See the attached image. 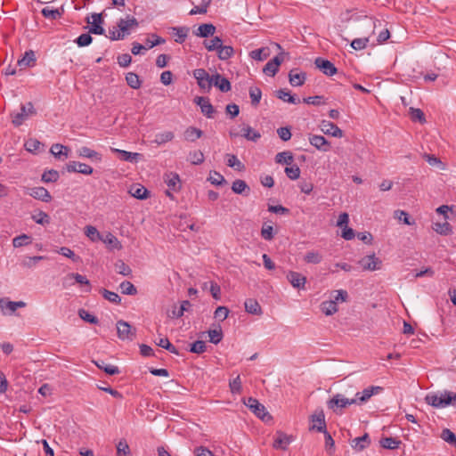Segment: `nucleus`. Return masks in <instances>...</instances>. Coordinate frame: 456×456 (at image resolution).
I'll return each mask as SVG.
<instances>
[{
	"mask_svg": "<svg viewBox=\"0 0 456 456\" xmlns=\"http://www.w3.org/2000/svg\"><path fill=\"white\" fill-rule=\"evenodd\" d=\"M425 401L435 408H444L452 404V402H456V393L444 391L440 395L428 394L426 395Z\"/></svg>",
	"mask_w": 456,
	"mask_h": 456,
	"instance_id": "f257e3e1",
	"label": "nucleus"
},
{
	"mask_svg": "<svg viewBox=\"0 0 456 456\" xmlns=\"http://www.w3.org/2000/svg\"><path fill=\"white\" fill-rule=\"evenodd\" d=\"M354 398H347L343 394H336L327 402V406L333 412L341 414L342 410L349 405L355 404Z\"/></svg>",
	"mask_w": 456,
	"mask_h": 456,
	"instance_id": "f03ea898",
	"label": "nucleus"
},
{
	"mask_svg": "<svg viewBox=\"0 0 456 456\" xmlns=\"http://www.w3.org/2000/svg\"><path fill=\"white\" fill-rule=\"evenodd\" d=\"M245 405L260 419L264 422H269L272 420L271 414L266 411L265 407L258 402L256 398L248 397L244 402Z\"/></svg>",
	"mask_w": 456,
	"mask_h": 456,
	"instance_id": "7ed1b4c3",
	"label": "nucleus"
},
{
	"mask_svg": "<svg viewBox=\"0 0 456 456\" xmlns=\"http://www.w3.org/2000/svg\"><path fill=\"white\" fill-rule=\"evenodd\" d=\"M118 337L121 340L132 341L136 335V330L123 320H119L116 323Z\"/></svg>",
	"mask_w": 456,
	"mask_h": 456,
	"instance_id": "20e7f679",
	"label": "nucleus"
},
{
	"mask_svg": "<svg viewBox=\"0 0 456 456\" xmlns=\"http://www.w3.org/2000/svg\"><path fill=\"white\" fill-rule=\"evenodd\" d=\"M193 77L197 80L198 86L203 89L209 91L213 85V76L209 74L204 69H197L193 71Z\"/></svg>",
	"mask_w": 456,
	"mask_h": 456,
	"instance_id": "39448f33",
	"label": "nucleus"
},
{
	"mask_svg": "<svg viewBox=\"0 0 456 456\" xmlns=\"http://www.w3.org/2000/svg\"><path fill=\"white\" fill-rule=\"evenodd\" d=\"M358 264L363 271H375L380 269L381 260L372 254L361 258Z\"/></svg>",
	"mask_w": 456,
	"mask_h": 456,
	"instance_id": "423d86ee",
	"label": "nucleus"
},
{
	"mask_svg": "<svg viewBox=\"0 0 456 456\" xmlns=\"http://www.w3.org/2000/svg\"><path fill=\"white\" fill-rule=\"evenodd\" d=\"M382 387L379 386H371L365 389L362 392H358L354 395V400L356 401L355 404L361 405L366 403L373 395L378 394L382 391Z\"/></svg>",
	"mask_w": 456,
	"mask_h": 456,
	"instance_id": "0eeeda50",
	"label": "nucleus"
},
{
	"mask_svg": "<svg viewBox=\"0 0 456 456\" xmlns=\"http://www.w3.org/2000/svg\"><path fill=\"white\" fill-rule=\"evenodd\" d=\"M66 169L69 173H79L86 175H92L94 172L91 166L78 161H69L66 165Z\"/></svg>",
	"mask_w": 456,
	"mask_h": 456,
	"instance_id": "6e6552de",
	"label": "nucleus"
},
{
	"mask_svg": "<svg viewBox=\"0 0 456 456\" xmlns=\"http://www.w3.org/2000/svg\"><path fill=\"white\" fill-rule=\"evenodd\" d=\"M194 102L198 106H200L202 114L205 115L207 118H212L214 117V113L216 112V110L208 98L203 96H197L194 99Z\"/></svg>",
	"mask_w": 456,
	"mask_h": 456,
	"instance_id": "1a4fd4ad",
	"label": "nucleus"
},
{
	"mask_svg": "<svg viewBox=\"0 0 456 456\" xmlns=\"http://www.w3.org/2000/svg\"><path fill=\"white\" fill-rule=\"evenodd\" d=\"M314 64L326 76H333L338 72L337 68L329 60L318 57L314 60Z\"/></svg>",
	"mask_w": 456,
	"mask_h": 456,
	"instance_id": "9d476101",
	"label": "nucleus"
},
{
	"mask_svg": "<svg viewBox=\"0 0 456 456\" xmlns=\"http://www.w3.org/2000/svg\"><path fill=\"white\" fill-rule=\"evenodd\" d=\"M311 421L313 425L309 428V430H316L317 432H325L326 428V421L325 416L322 411L316 412L311 416Z\"/></svg>",
	"mask_w": 456,
	"mask_h": 456,
	"instance_id": "9b49d317",
	"label": "nucleus"
},
{
	"mask_svg": "<svg viewBox=\"0 0 456 456\" xmlns=\"http://www.w3.org/2000/svg\"><path fill=\"white\" fill-rule=\"evenodd\" d=\"M308 140L311 145H313L319 151L326 152L330 149V142H328L326 138L323 137L322 135L310 134Z\"/></svg>",
	"mask_w": 456,
	"mask_h": 456,
	"instance_id": "f8f14e48",
	"label": "nucleus"
},
{
	"mask_svg": "<svg viewBox=\"0 0 456 456\" xmlns=\"http://www.w3.org/2000/svg\"><path fill=\"white\" fill-rule=\"evenodd\" d=\"M293 441L292 436H288L281 431L276 433V437L273 441V448L285 451L288 445Z\"/></svg>",
	"mask_w": 456,
	"mask_h": 456,
	"instance_id": "ddd939ff",
	"label": "nucleus"
},
{
	"mask_svg": "<svg viewBox=\"0 0 456 456\" xmlns=\"http://www.w3.org/2000/svg\"><path fill=\"white\" fill-rule=\"evenodd\" d=\"M164 181L167 185L168 189L173 191H179L181 190V180L179 175L176 173L170 172L168 174H165Z\"/></svg>",
	"mask_w": 456,
	"mask_h": 456,
	"instance_id": "4468645a",
	"label": "nucleus"
},
{
	"mask_svg": "<svg viewBox=\"0 0 456 456\" xmlns=\"http://www.w3.org/2000/svg\"><path fill=\"white\" fill-rule=\"evenodd\" d=\"M28 195L43 202H50L52 196L45 187H33L29 189Z\"/></svg>",
	"mask_w": 456,
	"mask_h": 456,
	"instance_id": "2eb2a0df",
	"label": "nucleus"
},
{
	"mask_svg": "<svg viewBox=\"0 0 456 456\" xmlns=\"http://www.w3.org/2000/svg\"><path fill=\"white\" fill-rule=\"evenodd\" d=\"M287 279L294 288L303 289H305L306 278L301 273L294 271H289L287 274Z\"/></svg>",
	"mask_w": 456,
	"mask_h": 456,
	"instance_id": "dca6fc26",
	"label": "nucleus"
},
{
	"mask_svg": "<svg viewBox=\"0 0 456 456\" xmlns=\"http://www.w3.org/2000/svg\"><path fill=\"white\" fill-rule=\"evenodd\" d=\"M322 130L325 134H329L333 137L341 138L343 136V131L330 121L323 120L322 122Z\"/></svg>",
	"mask_w": 456,
	"mask_h": 456,
	"instance_id": "f3484780",
	"label": "nucleus"
},
{
	"mask_svg": "<svg viewBox=\"0 0 456 456\" xmlns=\"http://www.w3.org/2000/svg\"><path fill=\"white\" fill-rule=\"evenodd\" d=\"M111 151L117 153L121 160L136 163L139 159H142V154L137 152H130L124 150H119L116 148H111Z\"/></svg>",
	"mask_w": 456,
	"mask_h": 456,
	"instance_id": "a211bd4d",
	"label": "nucleus"
},
{
	"mask_svg": "<svg viewBox=\"0 0 456 456\" xmlns=\"http://www.w3.org/2000/svg\"><path fill=\"white\" fill-rule=\"evenodd\" d=\"M370 444V438L367 433L352 440L351 446L356 452H362Z\"/></svg>",
	"mask_w": 456,
	"mask_h": 456,
	"instance_id": "6ab92c4d",
	"label": "nucleus"
},
{
	"mask_svg": "<svg viewBox=\"0 0 456 456\" xmlns=\"http://www.w3.org/2000/svg\"><path fill=\"white\" fill-rule=\"evenodd\" d=\"M297 69H291L289 72V81L292 86H301L306 79L305 72H296Z\"/></svg>",
	"mask_w": 456,
	"mask_h": 456,
	"instance_id": "aec40b11",
	"label": "nucleus"
},
{
	"mask_svg": "<svg viewBox=\"0 0 456 456\" xmlns=\"http://www.w3.org/2000/svg\"><path fill=\"white\" fill-rule=\"evenodd\" d=\"M213 85L224 93L229 92L232 88L230 81L218 73L213 75Z\"/></svg>",
	"mask_w": 456,
	"mask_h": 456,
	"instance_id": "412c9836",
	"label": "nucleus"
},
{
	"mask_svg": "<svg viewBox=\"0 0 456 456\" xmlns=\"http://www.w3.org/2000/svg\"><path fill=\"white\" fill-rule=\"evenodd\" d=\"M244 306L245 311L248 314L254 315H261L263 314L259 303L254 298H248L244 303Z\"/></svg>",
	"mask_w": 456,
	"mask_h": 456,
	"instance_id": "4be33fe9",
	"label": "nucleus"
},
{
	"mask_svg": "<svg viewBox=\"0 0 456 456\" xmlns=\"http://www.w3.org/2000/svg\"><path fill=\"white\" fill-rule=\"evenodd\" d=\"M216 27L211 23H204L199 26L195 35L200 37L207 38L211 37L216 32Z\"/></svg>",
	"mask_w": 456,
	"mask_h": 456,
	"instance_id": "5701e85b",
	"label": "nucleus"
},
{
	"mask_svg": "<svg viewBox=\"0 0 456 456\" xmlns=\"http://www.w3.org/2000/svg\"><path fill=\"white\" fill-rule=\"evenodd\" d=\"M36 56L32 50L26 51L23 57L18 61L20 67H33L36 65Z\"/></svg>",
	"mask_w": 456,
	"mask_h": 456,
	"instance_id": "b1692460",
	"label": "nucleus"
},
{
	"mask_svg": "<svg viewBox=\"0 0 456 456\" xmlns=\"http://www.w3.org/2000/svg\"><path fill=\"white\" fill-rule=\"evenodd\" d=\"M77 154L79 157H82V158L95 159L96 161L102 160V155L99 152H97L88 147H86V146L78 149Z\"/></svg>",
	"mask_w": 456,
	"mask_h": 456,
	"instance_id": "393cba45",
	"label": "nucleus"
},
{
	"mask_svg": "<svg viewBox=\"0 0 456 456\" xmlns=\"http://www.w3.org/2000/svg\"><path fill=\"white\" fill-rule=\"evenodd\" d=\"M51 153L57 159L68 158L69 149L60 143L53 144L50 149Z\"/></svg>",
	"mask_w": 456,
	"mask_h": 456,
	"instance_id": "a878e982",
	"label": "nucleus"
},
{
	"mask_svg": "<svg viewBox=\"0 0 456 456\" xmlns=\"http://www.w3.org/2000/svg\"><path fill=\"white\" fill-rule=\"evenodd\" d=\"M28 118V115L26 113L25 108H22L21 106L20 112L11 113L12 123L16 127L21 126Z\"/></svg>",
	"mask_w": 456,
	"mask_h": 456,
	"instance_id": "bb28decb",
	"label": "nucleus"
},
{
	"mask_svg": "<svg viewBox=\"0 0 456 456\" xmlns=\"http://www.w3.org/2000/svg\"><path fill=\"white\" fill-rule=\"evenodd\" d=\"M171 29L175 36V41L178 44H182L185 41L190 30L188 27H173Z\"/></svg>",
	"mask_w": 456,
	"mask_h": 456,
	"instance_id": "cd10ccee",
	"label": "nucleus"
},
{
	"mask_svg": "<svg viewBox=\"0 0 456 456\" xmlns=\"http://www.w3.org/2000/svg\"><path fill=\"white\" fill-rule=\"evenodd\" d=\"M63 8L61 9H51L48 6L42 9V15L50 20H58L61 19L63 14Z\"/></svg>",
	"mask_w": 456,
	"mask_h": 456,
	"instance_id": "c85d7f7f",
	"label": "nucleus"
},
{
	"mask_svg": "<svg viewBox=\"0 0 456 456\" xmlns=\"http://www.w3.org/2000/svg\"><path fill=\"white\" fill-rule=\"evenodd\" d=\"M232 190L234 193L243 194L246 193L248 195L250 191L249 186L246 183L245 181L240 179H236L232 185Z\"/></svg>",
	"mask_w": 456,
	"mask_h": 456,
	"instance_id": "c756f323",
	"label": "nucleus"
},
{
	"mask_svg": "<svg viewBox=\"0 0 456 456\" xmlns=\"http://www.w3.org/2000/svg\"><path fill=\"white\" fill-rule=\"evenodd\" d=\"M203 134V132L194 126H189L184 131V139L188 142H195L197 139L200 138Z\"/></svg>",
	"mask_w": 456,
	"mask_h": 456,
	"instance_id": "7c9ffc66",
	"label": "nucleus"
},
{
	"mask_svg": "<svg viewBox=\"0 0 456 456\" xmlns=\"http://www.w3.org/2000/svg\"><path fill=\"white\" fill-rule=\"evenodd\" d=\"M129 193L138 200H144L147 199L149 191L144 186L138 184L132 186Z\"/></svg>",
	"mask_w": 456,
	"mask_h": 456,
	"instance_id": "2f4dec72",
	"label": "nucleus"
},
{
	"mask_svg": "<svg viewBox=\"0 0 456 456\" xmlns=\"http://www.w3.org/2000/svg\"><path fill=\"white\" fill-rule=\"evenodd\" d=\"M217 56L222 61H226L232 58L234 54V49L231 45H223L221 44V47L217 49Z\"/></svg>",
	"mask_w": 456,
	"mask_h": 456,
	"instance_id": "473e14b6",
	"label": "nucleus"
},
{
	"mask_svg": "<svg viewBox=\"0 0 456 456\" xmlns=\"http://www.w3.org/2000/svg\"><path fill=\"white\" fill-rule=\"evenodd\" d=\"M276 96L287 102L292 103V104H297L300 102V100L296 98L295 96L290 94V92L286 91L285 89H280L276 91Z\"/></svg>",
	"mask_w": 456,
	"mask_h": 456,
	"instance_id": "72a5a7b5",
	"label": "nucleus"
},
{
	"mask_svg": "<svg viewBox=\"0 0 456 456\" xmlns=\"http://www.w3.org/2000/svg\"><path fill=\"white\" fill-rule=\"evenodd\" d=\"M269 54L270 51L267 47L256 49L249 53V56L256 61H264L268 58Z\"/></svg>",
	"mask_w": 456,
	"mask_h": 456,
	"instance_id": "f704fd0d",
	"label": "nucleus"
},
{
	"mask_svg": "<svg viewBox=\"0 0 456 456\" xmlns=\"http://www.w3.org/2000/svg\"><path fill=\"white\" fill-rule=\"evenodd\" d=\"M242 131L241 136L248 141L256 142L261 137L260 133L249 126H245Z\"/></svg>",
	"mask_w": 456,
	"mask_h": 456,
	"instance_id": "c9c22d12",
	"label": "nucleus"
},
{
	"mask_svg": "<svg viewBox=\"0 0 456 456\" xmlns=\"http://www.w3.org/2000/svg\"><path fill=\"white\" fill-rule=\"evenodd\" d=\"M321 309L322 313L326 315H332L333 314L338 312L337 302L334 300L324 301L321 305Z\"/></svg>",
	"mask_w": 456,
	"mask_h": 456,
	"instance_id": "e433bc0d",
	"label": "nucleus"
},
{
	"mask_svg": "<svg viewBox=\"0 0 456 456\" xmlns=\"http://www.w3.org/2000/svg\"><path fill=\"white\" fill-rule=\"evenodd\" d=\"M95 364L99 369L104 370L109 375H116L120 372L117 366L108 364L102 360L95 362Z\"/></svg>",
	"mask_w": 456,
	"mask_h": 456,
	"instance_id": "4c0bfd02",
	"label": "nucleus"
},
{
	"mask_svg": "<svg viewBox=\"0 0 456 456\" xmlns=\"http://www.w3.org/2000/svg\"><path fill=\"white\" fill-rule=\"evenodd\" d=\"M127 85L133 89H138L142 86V81L139 76L134 72H129L126 76Z\"/></svg>",
	"mask_w": 456,
	"mask_h": 456,
	"instance_id": "58836bf2",
	"label": "nucleus"
},
{
	"mask_svg": "<svg viewBox=\"0 0 456 456\" xmlns=\"http://www.w3.org/2000/svg\"><path fill=\"white\" fill-rule=\"evenodd\" d=\"M119 289L121 293L125 295L134 296L137 294V289L132 282L128 281H122L119 284Z\"/></svg>",
	"mask_w": 456,
	"mask_h": 456,
	"instance_id": "ea45409f",
	"label": "nucleus"
},
{
	"mask_svg": "<svg viewBox=\"0 0 456 456\" xmlns=\"http://www.w3.org/2000/svg\"><path fill=\"white\" fill-rule=\"evenodd\" d=\"M223 40L219 37H214L211 40H205L203 42L204 46L208 52L217 51L221 47Z\"/></svg>",
	"mask_w": 456,
	"mask_h": 456,
	"instance_id": "a19ab883",
	"label": "nucleus"
},
{
	"mask_svg": "<svg viewBox=\"0 0 456 456\" xmlns=\"http://www.w3.org/2000/svg\"><path fill=\"white\" fill-rule=\"evenodd\" d=\"M227 166L234 168L237 171H242L245 168L244 164L238 159V158L233 154H227Z\"/></svg>",
	"mask_w": 456,
	"mask_h": 456,
	"instance_id": "79ce46f5",
	"label": "nucleus"
},
{
	"mask_svg": "<svg viewBox=\"0 0 456 456\" xmlns=\"http://www.w3.org/2000/svg\"><path fill=\"white\" fill-rule=\"evenodd\" d=\"M409 113L412 121H418L420 124H425L427 122L425 114L420 109L411 107L409 109Z\"/></svg>",
	"mask_w": 456,
	"mask_h": 456,
	"instance_id": "37998d69",
	"label": "nucleus"
},
{
	"mask_svg": "<svg viewBox=\"0 0 456 456\" xmlns=\"http://www.w3.org/2000/svg\"><path fill=\"white\" fill-rule=\"evenodd\" d=\"M175 134L171 131H167L164 133L157 134L154 139V142L158 145L164 144L167 142H170L174 139Z\"/></svg>",
	"mask_w": 456,
	"mask_h": 456,
	"instance_id": "c03bdc74",
	"label": "nucleus"
},
{
	"mask_svg": "<svg viewBox=\"0 0 456 456\" xmlns=\"http://www.w3.org/2000/svg\"><path fill=\"white\" fill-rule=\"evenodd\" d=\"M32 220L38 224L45 225L50 224V216L47 213L39 210L37 213H35L31 216Z\"/></svg>",
	"mask_w": 456,
	"mask_h": 456,
	"instance_id": "a18cd8bd",
	"label": "nucleus"
},
{
	"mask_svg": "<svg viewBox=\"0 0 456 456\" xmlns=\"http://www.w3.org/2000/svg\"><path fill=\"white\" fill-rule=\"evenodd\" d=\"M379 443L383 448L393 450L398 448L401 441L394 437H384L380 439Z\"/></svg>",
	"mask_w": 456,
	"mask_h": 456,
	"instance_id": "49530a36",
	"label": "nucleus"
},
{
	"mask_svg": "<svg viewBox=\"0 0 456 456\" xmlns=\"http://www.w3.org/2000/svg\"><path fill=\"white\" fill-rule=\"evenodd\" d=\"M275 161L279 164L290 165L293 162V154L290 151L279 152L275 156Z\"/></svg>",
	"mask_w": 456,
	"mask_h": 456,
	"instance_id": "de8ad7c7",
	"label": "nucleus"
},
{
	"mask_svg": "<svg viewBox=\"0 0 456 456\" xmlns=\"http://www.w3.org/2000/svg\"><path fill=\"white\" fill-rule=\"evenodd\" d=\"M117 456H132L129 445L126 439H120L117 444Z\"/></svg>",
	"mask_w": 456,
	"mask_h": 456,
	"instance_id": "09e8293b",
	"label": "nucleus"
},
{
	"mask_svg": "<svg viewBox=\"0 0 456 456\" xmlns=\"http://www.w3.org/2000/svg\"><path fill=\"white\" fill-rule=\"evenodd\" d=\"M249 97L251 100V104L253 106H257L260 102V100L262 98V91L259 87L256 86H251L249 88Z\"/></svg>",
	"mask_w": 456,
	"mask_h": 456,
	"instance_id": "8fccbe9b",
	"label": "nucleus"
},
{
	"mask_svg": "<svg viewBox=\"0 0 456 456\" xmlns=\"http://www.w3.org/2000/svg\"><path fill=\"white\" fill-rule=\"evenodd\" d=\"M32 242L31 237L27 234H21L12 239V245L14 248H20L27 246Z\"/></svg>",
	"mask_w": 456,
	"mask_h": 456,
	"instance_id": "3c124183",
	"label": "nucleus"
},
{
	"mask_svg": "<svg viewBox=\"0 0 456 456\" xmlns=\"http://www.w3.org/2000/svg\"><path fill=\"white\" fill-rule=\"evenodd\" d=\"M60 177L59 172L54 169H50L47 171H45L42 175L41 180L44 183H54L56 182Z\"/></svg>",
	"mask_w": 456,
	"mask_h": 456,
	"instance_id": "603ef678",
	"label": "nucleus"
},
{
	"mask_svg": "<svg viewBox=\"0 0 456 456\" xmlns=\"http://www.w3.org/2000/svg\"><path fill=\"white\" fill-rule=\"evenodd\" d=\"M433 229L441 235H448L452 232L451 225L448 222L444 223H435Z\"/></svg>",
	"mask_w": 456,
	"mask_h": 456,
	"instance_id": "864d4df0",
	"label": "nucleus"
},
{
	"mask_svg": "<svg viewBox=\"0 0 456 456\" xmlns=\"http://www.w3.org/2000/svg\"><path fill=\"white\" fill-rule=\"evenodd\" d=\"M101 294L106 300H108L113 304L118 305V304H120V302H121V297L116 292L110 291L106 289H101Z\"/></svg>",
	"mask_w": 456,
	"mask_h": 456,
	"instance_id": "5fc2aeb1",
	"label": "nucleus"
},
{
	"mask_svg": "<svg viewBox=\"0 0 456 456\" xmlns=\"http://www.w3.org/2000/svg\"><path fill=\"white\" fill-rule=\"evenodd\" d=\"M165 43V39L156 34H151L150 37L145 40V46L147 49L153 48L156 45Z\"/></svg>",
	"mask_w": 456,
	"mask_h": 456,
	"instance_id": "6e6d98bb",
	"label": "nucleus"
},
{
	"mask_svg": "<svg viewBox=\"0 0 456 456\" xmlns=\"http://www.w3.org/2000/svg\"><path fill=\"white\" fill-rule=\"evenodd\" d=\"M191 306V304L188 300H183L181 303V305L178 309L175 308L172 311V317L175 318H180L183 315L185 311H188L189 308Z\"/></svg>",
	"mask_w": 456,
	"mask_h": 456,
	"instance_id": "4d7b16f0",
	"label": "nucleus"
},
{
	"mask_svg": "<svg viewBox=\"0 0 456 456\" xmlns=\"http://www.w3.org/2000/svg\"><path fill=\"white\" fill-rule=\"evenodd\" d=\"M208 180L212 184L217 185V186L226 183V180L224 179V177L220 173H218L216 171L210 172L209 177L208 178Z\"/></svg>",
	"mask_w": 456,
	"mask_h": 456,
	"instance_id": "13d9d810",
	"label": "nucleus"
},
{
	"mask_svg": "<svg viewBox=\"0 0 456 456\" xmlns=\"http://www.w3.org/2000/svg\"><path fill=\"white\" fill-rule=\"evenodd\" d=\"M304 260L308 264H319L322 260V256L317 251H308L304 256Z\"/></svg>",
	"mask_w": 456,
	"mask_h": 456,
	"instance_id": "bf43d9fd",
	"label": "nucleus"
},
{
	"mask_svg": "<svg viewBox=\"0 0 456 456\" xmlns=\"http://www.w3.org/2000/svg\"><path fill=\"white\" fill-rule=\"evenodd\" d=\"M104 243L110 245L112 248L120 249L122 245L120 241L112 233L109 232L104 239L102 240Z\"/></svg>",
	"mask_w": 456,
	"mask_h": 456,
	"instance_id": "052dcab7",
	"label": "nucleus"
},
{
	"mask_svg": "<svg viewBox=\"0 0 456 456\" xmlns=\"http://www.w3.org/2000/svg\"><path fill=\"white\" fill-rule=\"evenodd\" d=\"M85 233L92 241L102 240L100 232L97 231V229L94 226L87 225L86 227Z\"/></svg>",
	"mask_w": 456,
	"mask_h": 456,
	"instance_id": "680f3d73",
	"label": "nucleus"
},
{
	"mask_svg": "<svg viewBox=\"0 0 456 456\" xmlns=\"http://www.w3.org/2000/svg\"><path fill=\"white\" fill-rule=\"evenodd\" d=\"M78 315L82 320L91 324H98L99 322V320L96 316L91 314L85 309H79Z\"/></svg>",
	"mask_w": 456,
	"mask_h": 456,
	"instance_id": "e2e57ef3",
	"label": "nucleus"
},
{
	"mask_svg": "<svg viewBox=\"0 0 456 456\" xmlns=\"http://www.w3.org/2000/svg\"><path fill=\"white\" fill-rule=\"evenodd\" d=\"M116 271L124 276H129L132 273V269L122 260H118L115 264Z\"/></svg>",
	"mask_w": 456,
	"mask_h": 456,
	"instance_id": "0e129e2a",
	"label": "nucleus"
},
{
	"mask_svg": "<svg viewBox=\"0 0 456 456\" xmlns=\"http://www.w3.org/2000/svg\"><path fill=\"white\" fill-rule=\"evenodd\" d=\"M284 171L286 175L291 180H297L300 176V168L297 165L286 167Z\"/></svg>",
	"mask_w": 456,
	"mask_h": 456,
	"instance_id": "69168bd1",
	"label": "nucleus"
},
{
	"mask_svg": "<svg viewBox=\"0 0 456 456\" xmlns=\"http://www.w3.org/2000/svg\"><path fill=\"white\" fill-rule=\"evenodd\" d=\"M441 438L448 443L449 444L455 445L456 446V436L453 432H452L448 428H444L442 431Z\"/></svg>",
	"mask_w": 456,
	"mask_h": 456,
	"instance_id": "338daca9",
	"label": "nucleus"
},
{
	"mask_svg": "<svg viewBox=\"0 0 456 456\" xmlns=\"http://www.w3.org/2000/svg\"><path fill=\"white\" fill-rule=\"evenodd\" d=\"M42 143L37 139L30 138L25 142V148L28 151L37 152L39 151Z\"/></svg>",
	"mask_w": 456,
	"mask_h": 456,
	"instance_id": "774afa93",
	"label": "nucleus"
}]
</instances>
